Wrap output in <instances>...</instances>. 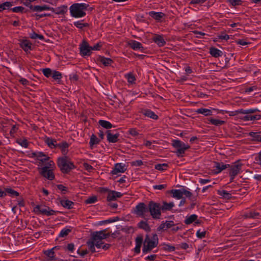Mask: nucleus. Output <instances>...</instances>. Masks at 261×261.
Wrapping results in <instances>:
<instances>
[{"label": "nucleus", "instance_id": "4d7b16f0", "mask_svg": "<svg viewBox=\"0 0 261 261\" xmlns=\"http://www.w3.org/2000/svg\"><path fill=\"white\" fill-rule=\"evenodd\" d=\"M206 231H201L200 230H198L196 232V236L198 238L202 239L205 236Z\"/></svg>", "mask_w": 261, "mask_h": 261}, {"label": "nucleus", "instance_id": "e433bc0d", "mask_svg": "<svg viewBox=\"0 0 261 261\" xmlns=\"http://www.w3.org/2000/svg\"><path fill=\"white\" fill-rule=\"evenodd\" d=\"M13 6L12 3L6 2L0 5V12L5 10H9Z\"/></svg>", "mask_w": 261, "mask_h": 261}, {"label": "nucleus", "instance_id": "f257e3e1", "mask_svg": "<svg viewBox=\"0 0 261 261\" xmlns=\"http://www.w3.org/2000/svg\"><path fill=\"white\" fill-rule=\"evenodd\" d=\"M89 5L85 3H75L69 8L71 16L75 18H81L86 15V10Z\"/></svg>", "mask_w": 261, "mask_h": 261}, {"label": "nucleus", "instance_id": "58836bf2", "mask_svg": "<svg viewBox=\"0 0 261 261\" xmlns=\"http://www.w3.org/2000/svg\"><path fill=\"white\" fill-rule=\"evenodd\" d=\"M98 123L99 125H100L103 128L108 129L112 127V124L110 122L106 120H100Z\"/></svg>", "mask_w": 261, "mask_h": 261}, {"label": "nucleus", "instance_id": "72a5a7b5", "mask_svg": "<svg viewBox=\"0 0 261 261\" xmlns=\"http://www.w3.org/2000/svg\"><path fill=\"white\" fill-rule=\"evenodd\" d=\"M197 217L196 215L193 214L186 219L185 223L187 225L190 224L195 222L197 220Z\"/></svg>", "mask_w": 261, "mask_h": 261}, {"label": "nucleus", "instance_id": "f3484780", "mask_svg": "<svg viewBox=\"0 0 261 261\" xmlns=\"http://www.w3.org/2000/svg\"><path fill=\"white\" fill-rule=\"evenodd\" d=\"M229 166V165L228 164H224L223 163L214 162V167L216 168L215 173H220Z\"/></svg>", "mask_w": 261, "mask_h": 261}, {"label": "nucleus", "instance_id": "4c0bfd02", "mask_svg": "<svg viewBox=\"0 0 261 261\" xmlns=\"http://www.w3.org/2000/svg\"><path fill=\"white\" fill-rule=\"evenodd\" d=\"M260 118V115H246L243 117V119L244 121L254 120H259Z\"/></svg>", "mask_w": 261, "mask_h": 261}, {"label": "nucleus", "instance_id": "774afa93", "mask_svg": "<svg viewBox=\"0 0 261 261\" xmlns=\"http://www.w3.org/2000/svg\"><path fill=\"white\" fill-rule=\"evenodd\" d=\"M17 129H18V127L16 125H13V126L12 127V128L10 131V133L11 135L14 136V134L17 132Z\"/></svg>", "mask_w": 261, "mask_h": 261}, {"label": "nucleus", "instance_id": "a18cd8bd", "mask_svg": "<svg viewBox=\"0 0 261 261\" xmlns=\"http://www.w3.org/2000/svg\"><path fill=\"white\" fill-rule=\"evenodd\" d=\"M125 77L127 80L128 83L133 84L136 81V78L134 75L132 73H128L125 75Z\"/></svg>", "mask_w": 261, "mask_h": 261}, {"label": "nucleus", "instance_id": "5fc2aeb1", "mask_svg": "<svg viewBox=\"0 0 261 261\" xmlns=\"http://www.w3.org/2000/svg\"><path fill=\"white\" fill-rule=\"evenodd\" d=\"M228 1L232 6H239L242 3L241 0H228Z\"/></svg>", "mask_w": 261, "mask_h": 261}, {"label": "nucleus", "instance_id": "7c9ffc66", "mask_svg": "<svg viewBox=\"0 0 261 261\" xmlns=\"http://www.w3.org/2000/svg\"><path fill=\"white\" fill-rule=\"evenodd\" d=\"M138 226L140 228L143 229L146 231H149L150 230V228L148 224L145 221H140L138 223Z\"/></svg>", "mask_w": 261, "mask_h": 261}, {"label": "nucleus", "instance_id": "c03bdc74", "mask_svg": "<svg viewBox=\"0 0 261 261\" xmlns=\"http://www.w3.org/2000/svg\"><path fill=\"white\" fill-rule=\"evenodd\" d=\"M54 70H51L50 68H45L42 70V72L45 76L49 77L51 76Z\"/></svg>", "mask_w": 261, "mask_h": 261}, {"label": "nucleus", "instance_id": "c85d7f7f", "mask_svg": "<svg viewBox=\"0 0 261 261\" xmlns=\"http://www.w3.org/2000/svg\"><path fill=\"white\" fill-rule=\"evenodd\" d=\"M174 198L179 199L182 197V189L179 190H172L171 191Z\"/></svg>", "mask_w": 261, "mask_h": 261}, {"label": "nucleus", "instance_id": "7ed1b4c3", "mask_svg": "<svg viewBox=\"0 0 261 261\" xmlns=\"http://www.w3.org/2000/svg\"><path fill=\"white\" fill-rule=\"evenodd\" d=\"M58 165L63 173H67L74 168V165L67 156L58 159Z\"/></svg>", "mask_w": 261, "mask_h": 261}, {"label": "nucleus", "instance_id": "1a4fd4ad", "mask_svg": "<svg viewBox=\"0 0 261 261\" xmlns=\"http://www.w3.org/2000/svg\"><path fill=\"white\" fill-rule=\"evenodd\" d=\"M49 166H44L41 168V174L49 180H53L55 178L54 173L51 169H49Z\"/></svg>", "mask_w": 261, "mask_h": 261}, {"label": "nucleus", "instance_id": "2f4dec72", "mask_svg": "<svg viewBox=\"0 0 261 261\" xmlns=\"http://www.w3.org/2000/svg\"><path fill=\"white\" fill-rule=\"evenodd\" d=\"M208 120L212 124H213L216 126H220L224 124L225 122L223 120H218L217 119H214L212 118H210L208 119Z\"/></svg>", "mask_w": 261, "mask_h": 261}, {"label": "nucleus", "instance_id": "6e6552de", "mask_svg": "<svg viewBox=\"0 0 261 261\" xmlns=\"http://www.w3.org/2000/svg\"><path fill=\"white\" fill-rule=\"evenodd\" d=\"M148 212V206L144 203H140L135 207V213L139 217L145 218L147 216V213Z\"/></svg>", "mask_w": 261, "mask_h": 261}, {"label": "nucleus", "instance_id": "2eb2a0df", "mask_svg": "<svg viewBox=\"0 0 261 261\" xmlns=\"http://www.w3.org/2000/svg\"><path fill=\"white\" fill-rule=\"evenodd\" d=\"M128 44L131 48L135 50H143L144 48L141 43L135 40H132L129 41Z\"/></svg>", "mask_w": 261, "mask_h": 261}, {"label": "nucleus", "instance_id": "39448f33", "mask_svg": "<svg viewBox=\"0 0 261 261\" xmlns=\"http://www.w3.org/2000/svg\"><path fill=\"white\" fill-rule=\"evenodd\" d=\"M172 144L173 146L177 149V155L182 156L185 151L190 148V146L178 140H173Z\"/></svg>", "mask_w": 261, "mask_h": 261}, {"label": "nucleus", "instance_id": "e2e57ef3", "mask_svg": "<svg viewBox=\"0 0 261 261\" xmlns=\"http://www.w3.org/2000/svg\"><path fill=\"white\" fill-rule=\"evenodd\" d=\"M67 249L69 252H73L74 249V244L72 243L68 244L67 246Z\"/></svg>", "mask_w": 261, "mask_h": 261}, {"label": "nucleus", "instance_id": "ddd939ff", "mask_svg": "<svg viewBox=\"0 0 261 261\" xmlns=\"http://www.w3.org/2000/svg\"><path fill=\"white\" fill-rule=\"evenodd\" d=\"M122 196L120 192L115 191H110L107 195V200L108 201L116 200L117 198H120Z\"/></svg>", "mask_w": 261, "mask_h": 261}, {"label": "nucleus", "instance_id": "a878e982", "mask_svg": "<svg viewBox=\"0 0 261 261\" xmlns=\"http://www.w3.org/2000/svg\"><path fill=\"white\" fill-rule=\"evenodd\" d=\"M195 112L197 114H201L205 116H208L212 115V112L211 110L204 108L198 109L196 110Z\"/></svg>", "mask_w": 261, "mask_h": 261}, {"label": "nucleus", "instance_id": "79ce46f5", "mask_svg": "<svg viewBox=\"0 0 261 261\" xmlns=\"http://www.w3.org/2000/svg\"><path fill=\"white\" fill-rule=\"evenodd\" d=\"M99 142V141L97 138V137L94 135H92L91 136L89 142L90 147H92L94 145L98 144Z\"/></svg>", "mask_w": 261, "mask_h": 261}, {"label": "nucleus", "instance_id": "473e14b6", "mask_svg": "<svg viewBox=\"0 0 261 261\" xmlns=\"http://www.w3.org/2000/svg\"><path fill=\"white\" fill-rule=\"evenodd\" d=\"M249 135L253 140L261 142V133L250 132Z\"/></svg>", "mask_w": 261, "mask_h": 261}, {"label": "nucleus", "instance_id": "b1692460", "mask_svg": "<svg viewBox=\"0 0 261 261\" xmlns=\"http://www.w3.org/2000/svg\"><path fill=\"white\" fill-rule=\"evenodd\" d=\"M142 113L144 116L156 120L158 118V116L153 112L149 110H144L142 111Z\"/></svg>", "mask_w": 261, "mask_h": 261}, {"label": "nucleus", "instance_id": "3c124183", "mask_svg": "<svg viewBox=\"0 0 261 261\" xmlns=\"http://www.w3.org/2000/svg\"><path fill=\"white\" fill-rule=\"evenodd\" d=\"M97 201V198L95 196L89 197L85 200V202L87 204L94 203Z\"/></svg>", "mask_w": 261, "mask_h": 261}, {"label": "nucleus", "instance_id": "c9c22d12", "mask_svg": "<svg viewBox=\"0 0 261 261\" xmlns=\"http://www.w3.org/2000/svg\"><path fill=\"white\" fill-rule=\"evenodd\" d=\"M51 77L54 79V80L57 81L58 83H60L61 79L62 77V73L59 71L54 70Z\"/></svg>", "mask_w": 261, "mask_h": 261}, {"label": "nucleus", "instance_id": "09e8293b", "mask_svg": "<svg viewBox=\"0 0 261 261\" xmlns=\"http://www.w3.org/2000/svg\"><path fill=\"white\" fill-rule=\"evenodd\" d=\"M71 232V229L69 228H64L63 229L60 234L59 237H65L67 236Z\"/></svg>", "mask_w": 261, "mask_h": 261}, {"label": "nucleus", "instance_id": "4468645a", "mask_svg": "<svg viewBox=\"0 0 261 261\" xmlns=\"http://www.w3.org/2000/svg\"><path fill=\"white\" fill-rule=\"evenodd\" d=\"M33 156L36 158L37 160L40 161L42 163L48 161L49 157L43 153L42 152H36L33 153Z\"/></svg>", "mask_w": 261, "mask_h": 261}, {"label": "nucleus", "instance_id": "de8ad7c7", "mask_svg": "<svg viewBox=\"0 0 261 261\" xmlns=\"http://www.w3.org/2000/svg\"><path fill=\"white\" fill-rule=\"evenodd\" d=\"M6 193H8L11 196H18L19 195V193L11 188H6Z\"/></svg>", "mask_w": 261, "mask_h": 261}, {"label": "nucleus", "instance_id": "aec40b11", "mask_svg": "<svg viewBox=\"0 0 261 261\" xmlns=\"http://www.w3.org/2000/svg\"><path fill=\"white\" fill-rule=\"evenodd\" d=\"M154 42L159 46H163L166 44V41L163 37L161 35H155L153 38Z\"/></svg>", "mask_w": 261, "mask_h": 261}, {"label": "nucleus", "instance_id": "6ab92c4d", "mask_svg": "<svg viewBox=\"0 0 261 261\" xmlns=\"http://www.w3.org/2000/svg\"><path fill=\"white\" fill-rule=\"evenodd\" d=\"M107 140L109 142L116 143L118 141V138L119 136V134H112L110 130L107 132Z\"/></svg>", "mask_w": 261, "mask_h": 261}, {"label": "nucleus", "instance_id": "a19ab883", "mask_svg": "<svg viewBox=\"0 0 261 261\" xmlns=\"http://www.w3.org/2000/svg\"><path fill=\"white\" fill-rule=\"evenodd\" d=\"M259 216V213L255 212H250L244 215L246 218H257Z\"/></svg>", "mask_w": 261, "mask_h": 261}, {"label": "nucleus", "instance_id": "603ef678", "mask_svg": "<svg viewBox=\"0 0 261 261\" xmlns=\"http://www.w3.org/2000/svg\"><path fill=\"white\" fill-rule=\"evenodd\" d=\"M18 144L21 146L27 148L28 146V142L26 139H19L17 141Z\"/></svg>", "mask_w": 261, "mask_h": 261}, {"label": "nucleus", "instance_id": "412c9836", "mask_svg": "<svg viewBox=\"0 0 261 261\" xmlns=\"http://www.w3.org/2000/svg\"><path fill=\"white\" fill-rule=\"evenodd\" d=\"M51 11L57 14H63L67 11V7L63 5L55 9L52 8Z\"/></svg>", "mask_w": 261, "mask_h": 261}, {"label": "nucleus", "instance_id": "69168bd1", "mask_svg": "<svg viewBox=\"0 0 261 261\" xmlns=\"http://www.w3.org/2000/svg\"><path fill=\"white\" fill-rule=\"evenodd\" d=\"M165 226H166V228H170L174 226V222L173 221H167L165 222Z\"/></svg>", "mask_w": 261, "mask_h": 261}, {"label": "nucleus", "instance_id": "c756f323", "mask_svg": "<svg viewBox=\"0 0 261 261\" xmlns=\"http://www.w3.org/2000/svg\"><path fill=\"white\" fill-rule=\"evenodd\" d=\"M258 111V110L256 109H247V110H244V109H240L237 111H236V113L238 114H252Z\"/></svg>", "mask_w": 261, "mask_h": 261}, {"label": "nucleus", "instance_id": "20e7f679", "mask_svg": "<svg viewBox=\"0 0 261 261\" xmlns=\"http://www.w3.org/2000/svg\"><path fill=\"white\" fill-rule=\"evenodd\" d=\"M148 212L151 217L155 219H159L161 216V205L158 203L150 201L148 204Z\"/></svg>", "mask_w": 261, "mask_h": 261}, {"label": "nucleus", "instance_id": "f704fd0d", "mask_svg": "<svg viewBox=\"0 0 261 261\" xmlns=\"http://www.w3.org/2000/svg\"><path fill=\"white\" fill-rule=\"evenodd\" d=\"M99 61L103 65H104L105 66H106L111 65L113 62V61L111 59L105 58L104 57H100Z\"/></svg>", "mask_w": 261, "mask_h": 261}, {"label": "nucleus", "instance_id": "9b49d317", "mask_svg": "<svg viewBox=\"0 0 261 261\" xmlns=\"http://www.w3.org/2000/svg\"><path fill=\"white\" fill-rule=\"evenodd\" d=\"M106 229L102 230L99 231H96L93 233V240H101L107 238L108 237L110 236L109 233H106Z\"/></svg>", "mask_w": 261, "mask_h": 261}, {"label": "nucleus", "instance_id": "ea45409f", "mask_svg": "<svg viewBox=\"0 0 261 261\" xmlns=\"http://www.w3.org/2000/svg\"><path fill=\"white\" fill-rule=\"evenodd\" d=\"M45 142L48 145L50 148L55 147L56 145V141L52 138H47L45 139Z\"/></svg>", "mask_w": 261, "mask_h": 261}, {"label": "nucleus", "instance_id": "bb28decb", "mask_svg": "<svg viewBox=\"0 0 261 261\" xmlns=\"http://www.w3.org/2000/svg\"><path fill=\"white\" fill-rule=\"evenodd\" d=\"M149 15L156 20H160L164 16V14L162 12H155L151 11L149 13Z\"/></svg>", "mask_w": 261, "mask_h": 261}, {"label": "nucleus", "instance_id": "5701e85b", "mask_svg": "<svg viewBox=\"0 0 261 261\" xmlns=\"http://www.w3.org/2000/svg\"><path fill=\"white\" fill-rule=\"evenodd\" d=\"M60 203L63 207L68 209L73 208L74 205V203L72 201L67 199L61 200Z\"/></svg>", "mask_w": 261, "mask_h": 261}, {"label": "nucleus", "instance_id": "bf43d9fd", "mask_svg": "<svg viewBox=\"0 0 261 261\" xmlns=\"http://www.w3.org/2000/svg\"><path fill=\"white\" fill-rule=\"evenodd\" d=\"M88 245L89 251H90L92 252H95V246L92 241L91 242H89L88 243Z\"/></svg>", "mask_w": 261, "mask_h": 261}, {"label": "nucleus", "instance_id": "dca6fc26", "mask_svg": "<svg viewBox=\"0 0 261 261\" xmlns=\"http://www.w3.org/2000/svg\"><path fill=\"white\" fill-rule=\"evenodd\" d=\"M30 8L36 12H42L46 10H51L52 8L49 7L47 5H44L42 6H35L30 5Z\"/></svg>", "mask_w": 261, "mask_h": 261}, {"label": "nucleus", "instance_id": "680f3d73", "mask_svg": "<svg viewBox=\"0 0 261 261\" xmlns=\"http://www.w3.org/2000/svg\"><path fill=\"white\" fill-rule=\"evenodd\" d=\"M24 8L21 6L15 7L12 9V11L13 12L18 13L22 12Z\"/></svg>", "mask_w": 261, "mask_h": 261}, {"label": "nucleus", "instance_id": "49530a36", "mask_svg": "<svg viewBox=\"0 0 261 261\" xmlns=\"http://www.w3.org/2000/svg\"><path fill=\"white\" fill-rule=\"evenodd\" d=\"M74 25L77 28L82 29L87 27L88 24L87 23H82L81 21H77L74 22Z\"/></svg>", "mask_w": 261, "mask_h": 261}, {"label": "nucleus", "instance_id": "6e6d98bb", "mask_svg": "<svg viewBox=\"0 0 261 261\" xmlns=\"http://www.w3.org/2000/svg\"><path fill=\"white\" fill-rule=\"evenodd\" d=\"M62 148V152L64 154L67 152L66 149L68 147V144L66 142H64L59 145Z\"/></svg>", "mask_w": 261, "mask_h": 261}, {"label": "nucleus", "instance_id": "9d476101", "mask_svg": "<svg viewBox=\"0 0 261 261\" xmlns=\"http://www.w3.org/2000/svg\"><path fill=\"white\" fill-rule=\"evenodd\" d=\"M80 52L82 56H89L91 54V48L88 43L83 41L82 43L80 45Z\"/></svg>", "mask_w": 261, "mask_h": 261}, {"label": "nucleus", "instance_id": "864d4df0", "mask_svg": "<svg viewBox=\"0 0 261 261\" xmlns=\"http://www.w3.org/2000/svg\"><path fill=\"white\" fill-rule=\"evenodd\" d=\"M218 193L220 195L223 196L225 198L229 199L231 197V194L224 190L219 191Z\"/></svg>", "mask_w": 261, "mask_h": 261}, {"label": "nucleus", "instance_id": "37998d69", "mask_svg": "<svg viewBox=\"0 0 261 261\" xmlns=\"http://www.w3.org/2000/svg\"><path fill=\"white\" fill-rule=\"evenodd\" d=\"M30 37L32 39H39L40 40H43L44 37L42 35H39L37 33H36L34 32H33L30 34Z\"/></svg>", "mask_w": 261, "mask_h": 261}, {"label": "nucleus", "instance_id": "052dcab7", "mask_svg": "<svg viewBox=\"0 0 261 261\" xmlns=\"http://www.w3.org/2000/svg\"><path fill=\"white\" fill-rule=\"evenodd\" d=\"M128 132L132 136H136L139 134L137 130L134 128L129 129Z\"/></svg>", "mask_w": 261, "mask_h": 261}, {"label": "nucleus", "instance_id": "13d9d810", "mask_svg": "<svg viewBox=\"0 0 261 261\" xmlns=\"http://www.w3.org/2000/svg\"><path fill=\"white\" fill-rule=\"evenodd\" d=\"M92 242L94 243V244L97 248H100L102 247V245L103 244V243L102 241L101 240H92Z\"/></svg>", "mask_w": 261, "mask_h": 261}, {"label": "nucleus", "instance_id": "f8f14e48", "mask_svg": "<svg viewBox=\"0 0 261 261\" xmlns=\"http://www.w3.org/2000/svg\"><path fill=\"white\" fill-rule=\"evenodd\" d=\"M126 170L125 165L122 163H117L114 168L111 171L112 175H117L119 173H123Z\"/></svg>", "mask_w": 261, "mask_h": 261}, {"label": "nucleus", "instance_id": "393cba45", "mask_svg": "<svg viewBox=\"0 0 261 261\" xmlns=\"http://www.w3.org/2000/svg\"><path fill=\"white\" fill-rule=\"evenodd\" d=\"M32 44L28 40H23L20 43V46L26 52L31 49Z\"/></svg>", "mask_w": 261, "mask_h": 261}, {"label": "nucleus", "instance_id": "cd10ccee", "mask_svg": "<svg viewBox=\"0 0 261 261\" xmlns=\"http://www.w3.org/2000/svg\"><path fill=\"white\" fill-rule=\"evenodd\" d=\"M174 206V204L173 202L167 203L166 202H163V205L161 206V209L162 211H170Z\"/></svg>", "mask_w": 261, "mask_h": 261}, {"label": "nucleus", "instance_id": "f03ea898", "mask_svg": "<svg viewBox=\"0 0 261 261\" xmlns=\"http://www.w3.org/2000/svg\"><path fill=\"white\" fill-rule=\"evenodd\" d=\"M158 244V237L156 234L151 236L147 235L145 239L142 251L143 253H147L153 248L157 246Z\"/></svg>", "mask_w": 261, "mask_h": 261}, {"label": "nucleus", "instance_id": "4be33fe9", "mask_svg": "<svg viewBox=\"0 0 261 261\" xmlns=\"http://www.w3.org/2000/svg\"><path fill=\"white\" fill-rule=\"evenodd\" d=\"M210 53L213 57L215 58L221 57L223 55V53L221 50L215 47H211L210 49Z\"/></svg>", "mask_w": 261, "mask_h": 261}, {"label": "nucleus", "instance_id": "0eeeda50", "mask_svg": "<svg viewBox=\"0 0 261 261\" xmlns=\"http://www.w3.org/2000/svg\"><path fill=\"white\" fill-rule=\"evenodd\" d=\"M242 166L243 164L240 161H237L230 166L229 175L231 177V181L233 180L236 176L240 173Z\"/></svg>", "mask_w": 261, "mask_h": 261}, {"label": "nucleus", "instance_id": "8fccbe9b", "mask_svg": "<svg viewBox=\"0 0 261 261\" xmlns=\"http://www.w3.org/2000/svg\"><path fill=\"white\" fill-rule=\"evenodd\" d=\"M168 167L167 164H159L155 165V169L160 171L165 170Z\"/></svg>", "mask_w": 261, "mask_h": 261}, {"label": "nucleus", "instance_id": "0e129e2a", "mask_svg": "<svg viewBox=\"0 0 261 261\" xmlns=\"http://www.w3.org/2000/svg\"><path fill=\"white\" fill-rule=\"evenodd\" d=\"M167 187L166 185H154L153 186V189L156 190H163Z\"/></svg>", "mask_w": 261, "mask_h": 261}, {"label": "nucleus", "instance_id": "338daca9", "mask_svg": "<svg viewBox=\"0 0 261 261\" xmlns=\"http://www.w3.org/2000/svg\"><path fill=\"white\" fill-rule=\"evenodd\" d=\"M182 196L185 195L187 197H190L192 196V193L185 189H182Z\"/></svg>", "mask_w": 261, "mask_h": 261}, {"label": "nucleus", "instance_id": "423d86ee", "mask_svg": "<svg viewBox=\"0 0 261 261\" xmlns=\"http://www.w3.org/2000/svg\"><path fill=\"white\" fill-rule=\"evenodd\" d=\"M34 211L37 215L42 214L46 216H51L55 214V211L50 210L49 207L40 205L35 206L34 208Z\"/></svg>", "mask_w": 261, "mask_h": 261}, {"label": "nucleus", "instance_id": "a211bd4d", "mask_svg": "<svg viewBox=\"0 0 261 261\" xmlns=\"http://www.w3.org/2000/svg\"><path fill=\"white\" fill-rule=\"evenodd\" d=\"M58 248V246H55L51 249L44 251V254L48 257V261H53L55 259V252L54 250Z\"/></svg>", "mask_w": 261, "mask_h": 261}]
</instances>
